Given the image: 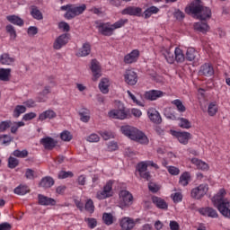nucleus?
Returning <instances> with one entry per match:
<instances>
[{"instance_id": "obj_1", "label": "nucleus", "mask_w": 230, "mask_h": 230, "mask_svg": "<svg viewBox=\"0 0 230 230\" xmlns=\"http://www.w3.org/2000/svg\"><path fill=\"white\" fill-rule=\"evenodd\" d=\"M186 13L196 15L199 21H208L211 19V9L204 6V3L200 0H194L189 7L185 9Z\"/></svg>"}, {"instance_id": "obj_2", "label": "nucleus", "mask_w": 230, "mask_h": 230, "mask_svg": "<svg viewBox=\"0 0 230 230\" xmlns=\"http://www.w3.org/2000/svg\"><path fill=\"white\" fill-rule=\"evenodd\" d=\"M120 130L124 136L131 139L132 141H136L137 143H140V145H148V137L143 133V131L137 129V128H134L132 126H122Z\"/></svg>"}, {"instance_id": "obj_3", "label": "nucleus", "mask_w": 230, "mask_h": 230, "mask_svg": "<svg viewBox=\"0 0 230 230\" xmlns=\"http://www.w3.org/2000/svg\"><path fill=\"white\" fill-rule=\"evenodd\" d=\"M127 22H128V19H120L113 24H111V22H100L97 24V29L101 35H103L104 37H111L114 34V30L123 28Z\"/></svg>"}, {"instance_id": "obj_4", "label": "nucleus", "mask_w": 230, "mask_h": 230, "mask_svg": "<svg viewBox=\"0 0 230 230\" xmlns=\"http://www.w3.org/2000/svg\"><path fill=\"white\" fill-rule=\"evenodd\" d=\"M134 200V196L128 190H120L119 193V204L121 209H125V208H128V206H132V202Z\"/></svg>"}, {"instance_id": "obj_5", "label": "nucleus", "mask_w": 230, "mask_h": 230, "mask_svg": "<svg viewBox=\"0 0 230 230\" xmlns=\"http://www.w3.org/2000/svg\"><path fill=\"white\" fill-rule=\"evenodd\" d=\"M217 203H213L215 208L222 214L225 218H230V201L229 199L222 201V199H216Z\"/></svg>"}, {"instance_id": "obj_6", "label": "nucleus", "mask_w": 230, "mask_h": 230, "mask_svg": "<svg viewBox=\"0 0 230 230\" xmlns=\"http://www.w3.org/2000/svg\"><path fill=\"white\" fill-rule=\"evenodd\" d=\"M208 190H209V187L208 184H200L199 186L192 189L190 195L192 199H196L197 200L202 199L206 193H208Z\"/></svg>"}, {"instance_id": "obj_7", "label": "nucleus", "mask_w": 230, "mask_h": 230, "mask_svg": "<svg viewBox=\"0 0 230 230\" xmlns=\"http://www.w3.org/2000/svg\"><path fill=\"white\" fill-rule=\"evenodd\" d=\"M121 14L133 17H143V9L137 6H128L121 11Z\"/></svg>"}, {"instance_id": "obj_8", "label": "nucleus", "mask_w": 230, "mask_h": 230, "mask_svg": "<svg viewBox=\"0 0 230 230\" xmlns=\"http://www.w3.org/2000/svg\"><path fill=\"white\" fill-rule=\"evenodd\" d=\"M171 134L172 136H174V137H177L178 141L181 143V145H188V141L191 139V133L190 132L171 130Z\"/></svg>"}, {"instance_id": "obj_9", "label": "nucleus", "mask_w": 230, "mask_h": 230, "mask_svg": "<svg viewBox=\"0 0 230 230\" xmlns=\"http://www.w3.org/2000/svg\"><path fill=\"white\" fill-rule=\"evenodd\" d=\"M214 75H215V68L213 67V65H211L210 63H205L199 67V76H207L208 78H209Z\"/></svg>"}, {"instance_id": "obj_10", "label": "nucleus", "mask_w": 230, "mask_h": 230, "mask_svg": "<svg viewBox=\"0 0 230 230\" xmlns=\"http://www.w3.org/2000/svg\"><path fill=\"white\" fill-rule=\"evenodd\" d=\"M90 68L93 75V82H96V80L102 76V66H100V62L96 59H93Z\"/></svg>"}, {"instance_id": "obj_11", "label": "nucleus", "mask_w": 230, "mask_h": 230, "mask_svg": "<svg viewBox=\"0 0 230 230\" xmlns=\"http://www.w3.org/2000/svg\"><path fill=\"white\" fill-rule=\"evenodd\" d=\"M40 145H42L45 150H53L57 145H58V141L55 140V138L51 137H45L40 140Z\"/></svg>"}, {"instance_id": "obj_12", "label": "nucleus", "mask_w": 230, "mask_h": 230, "mask_svg": "<svg viewBox=\"0 0 230 230\" xmlns=\"http://www.w3.org/2000/svg\"><path fill=\"white\" fill-rule=\"evenodd\" d=\"M147 116L149 119L155 123L156 125H161L163 123V119L161 118V114H159V111L155 110V108H149L147 111Z\"/></svg>"}, {"instance_id": "obj_13", "label": "nucleus", "mask_w": 230, "mask_h": 230, "mask_svg": "<svg viewBox=\"0 0 230 230\" xmlns=\"http://www.w3.org/2000/svg\"><path fill=\"white\" fill-rule=\"evenodd\" d=\"M69 42V34H61L56 39L53 44L54 49H62L63 46H66Z\"/></svg>"}, {"instance_id": "obj_14", "label": "nucleus", "mask_w": 230, "mask_h": 230, "mask_svg": "<svg viewBox=\"0 0 230 230\" xmlns=\"http://www.w3.org/2000/svg\"><path fill=\"white\" fill-rule=\"evenodd\" d=\"M110 118L113 119H127L128 118V113L125 111V108L122 107L119 110H113L109 113Z\"/></svg>"}, {"instance_id": "obj_15", "label": "nucleus", "mask_w": 230, "mask_h": 230, "mask_svg": "<svg viewBox=\"0 0 230 230\" xmlns=\"http://www.w3.org/2000/svg\"><path fill=\"white\" fill-rule=\"evenodd\" d=\"M124 80L128 85H136L137 84V74L134 70H127Z\"/></svg>"}, {"instance_id": "obj_16", "label": "nucleus", "mask_w": 230, "mask_h": 230, "mask_svg": "<svg viewBox=\"0 0 230 230\" xmlns=\"http://www.w3.org/2000/svg\"><path fill=\"white\" fill-rule=\"evenodd\" d=\"M199 213L203 215V217H208L210 218H218V212L217 209L211 207L201 208L199 209Z\"/></svg>"}, {"instance_id": "obj_17", "label": "nucleus", "mask_w": 230, "mask_h": 230, "mask_svg": "<svg viewBox=\"0 0 230 230\" xmlns=\"http://www.w3.org/2000/svg\"><path fill=\"white\" fill-rule=\"evenodd\" d=\"M144 96L146 100L154 102L155 100H157V98H163V96H164V93L159 90H151V91L146 92Z\"/></svg>"}, {"instance_id": "obj_18", "label": "nucleus", "mask_w": 230, "mask_h": 230, "mask_svg": "<svg viewBox=\"0 0 230 230\" xmlns=\"http://www.w3.org/2000/svg\"><path fill=\"white\" fill-rule=\"evenodd\" d=\"M119 225L122 230H131L136 226V221L130 217H123Z\"/></svg>"}, {"instance_id": "obj_19", "label": "nucleus", "mask_w": 230, "mask_h": 230, "mask_svg": "<svg viewBox=\"0 0 230 230\" xmlns=\"http://www.w3.org/2000/svg\"><path fill=\"white\" fill-rule=\"evenodd\" d=\"M38 204H40V206H55V204H57V201L52 198H48L42 194H39Z\"/></svg>"}, {"instance_id": "obj_20", "label": "nucleus", "mask_w": 230, "mask_h": 230, "mask_svg": "<svg viewBox=\"0 0 230 230\" xmlns=\"http://www.w3.org/2000/svg\"><path fill=\"white\" fill-rule=\"evenodd\" d=\"M138 58H139V50L135 49L124 57V62L126 64H134V62H137Z\"/></svg>"}, {"instance_id": "obj_21", "label": "nucleus", "mask_w": 230, "mask_h": 230, "mask_svg": "<svg viewBox=\"0 0 230 230\" xmlns=\"http://www.w3.org/2000/svg\"><path fill=\"white\" fill-rule=\"evenodd\" d=\"M15 62V58L11 57L8 53H4L0 56V64L2 66H12Z\"/></svg>"}, {"instance_id": "obj_22", "label": "nucleus", "mask_w": 230, "mask_h": 230, "mask_svg": "<svg viewBox=\"0 0 230 230\" xmlns=\"http://www.w3.org/2000/svg\"><path fill=\"white\" fill-rule=\"evenodd\" d=\"M152 202L158 208V209H168V203L162 198H159L157 196H154L152 198Z\"/></svg>"}, {"instance_id": "obj_23", "label": "nucleus", "mask_w": 230, "mask_h": 230, "mask_svg": "<svg viewBox=\"0 0 230 230\" xmlns=\"http://www.w3.org/2000/svg\"><path fill=\"white\" fill-rule=\"evenodd\" d=\"M91 55V43L85 42L76 53V57H87Z\"/></svg>"}, {"instance_id": "obj_24", "label": "nucleus", "mask_w": 230, "mask_h": 230, "mask_svg": "<svg viewBox=\"0 0 230 230\" xmlns=\"http://www.w3.org/2000/svg\"><path fill=\"white\" fill-rule=\"evenodd\" d=\"M56 116L57 112H55L53 110H47L40 114L39 119L40 121H44V119H53Z\"/></svg>"}, {"instance_id": "obj_25", "label": "nucleus", "mask_w": 230, "mask_h": 230, "mask_svg": "<svg viewBox=\"0 0 230 230\" xmlns=\"http://www.w3.org/2000/svg\"><path fill=\"white\" fill-rule=\"evenodd\" d=\"M6 20L15 26H24V21L15 14L6 16Z\"/></svg>"}, {"instance_id": "obj_26", "label": "nucleus", "mask_w": 230, "mask_h": 230, "mask_svg": "<svg viewBox=\"0 0 230 230\" xmlns=\"http://www.w3.org/2000/svg\"><path fill=\"white\" fill-rule=\"evenodd\" d=\"M162 55L168 64H173V62H175V55L170 49L163 50Z\"/></svg>"}, {"instance_id": "obj_27", "label": "nucleus", "mask_w": 230, "mask_h": 230, "mask_svg": "<svg viewBox=\"0 0 230 230\" xmlns=\"http://www.w3.org/2000/svg\"><path fill=\"white\" fill-rule=\"evenodd\" d=\"M31 17H33V19H36V21H42V19H44L42 12H40V10H39V7L35 5L31 6Z\"/></svg>"}, {"instance_id": "obj_28", "label": "nucleus", "mask_w": 230, "mask_h": 230, "mask_svg": "<svg viewBox=\"0 0 230 230\" xmlns=\"http://www.w3.org/2000/svg\"><path fill=\"white\" fill-rule=\"evenodd\" d=\"M54 184H55V180L50 176L42 178L40 182V186L41 188H51V186H53Z\"/></svg>"}, {"instance_id": "obj_29", "label": "nucleus", "mask_w": 230, "mask_h": 230, "mask_svg": "<svg viewBox=\"0 0 230 230\" xmlns=\"http://www.w3.org/2000/svg\"><path fill=\"white\" fill-rule=\"evenodd\" d=\"M199 55V52L195 50L193 48H189L186 52V60H189V62H193V60H199L197 58V56Z\"/></svg>"}, {"instance_id": "obj_30", "label": "nucleus", "mask_w": 230, "mask_h": 230, "mask_svg": "<svg viewBox=\"0 0 230 230\" xmlns=\"http://www.w3.org/2000/svg\"><path fill=\"white\" fill-rule=\"evenodd\" d=\"M11 68H0V80L1 82H10Z\"/></svg>"}, {"instance_id": "obj_31", "label": "nucleus", "mask_w": 230, "mask_h": 230, "mask_svg": "<svg viewBox=\"0 0 230 230\" xmlns=\"http://www.w3.org/2000/svg\"><path fill=\"white\" fill-rule=\"evenodd\" d=\"M191 163L192 164H195V166L198 168V170H209V165H208V164H206V162H202L201 160L198 159V158H192L191 159Z\"/></svg>"}, {"instance_id": "obj_32", "label": "nucleus", "mask_w": 230, "mask_h": 230, "mask_svg": "<svg viewBox=\"0 0 230 230\" xmlns=\"http://www.w3.org/2000/svg\"><path fill=\"white\" fill-rule=\"evenodd\" d=\"M194 30L200 31L201 33H206L209 30V25L205 22H198L194 24Z\"/></svg>"}, {"instance_id": "obj_33", "label": "nucleus", "mask_w": 230, "mask_h": 230, "mask_svg": "<svg viewBox=\"0 0 230 230\" xmlns=\"http://www.w3.org/2000/svg\"><path fill=\"white\" fill-rule=\"evenodd\" d=\"M89 114H90V111L88 109L83 108L80 110L79 116L83 123H89V119H91V116Z\"/></svg>"}, {"instance_id": "obj_34", "label": "nucleus", "mask_w": 230, "mask_h": 230, "mask_svg": "<svg viewBox=\"0 0 230 230\" xmlns=\"http://www.w3.org/2000/svg\"><path fill=\"white\" fill-rule=\"evenodd\" d=\"M190 181H191V175L190 172H185L180 176L179 184L181 186H188V184H190Z\"/></svg>"}, {"instance_id": "obj_35", "label": "nucleus", "mask_w": 230, "mask_h": 230, "mask_svg": "<svg viewBox=\"0 0 230 230\" xmlns=\"http://www.w3.org/2000/svg\"><path fill=\"white\" fill-rule=\"evenodd\" d=\"M186 59V57H184V53L182 52V49L176 48L174 50V62L182 63Z\"/></svg>"}, {"instance_id": "obj_36", "label": "nucleus", "mask_w": 230, "mask_h": 230, "mask_svg": "<svg viewBox=\"0 0 230 230\" xmlns=\"http://www.w3.org/2000/svg\"><path fill=\"white\" fill-rule=\"evenodd\" d=\"M99 89L101 93L107 94V93H109V79L102 78L99 84Z\"/></svg>"}, {"instance_id": "obj_37", "label": "nucleus", "mask_w": 230, "mask_h": 230, "mask_svg": "<svg viewBox=\"0 0 230 230\" xmlns=\"http://www.w3.org/2000/svg\"><path fill=\"white\" fill-rule=\"evenodd\" d=\"M227 192L224 189H221L216 196L212 198L213 204L217 203V199H221L222 202L228 200L227 199H225Z\"/></svg>"}, {"instance_id": "obj_38", "label": "nucleus", "mask_w": 230, "mask_h": 230, "mask_svg": "<svg viewBox=\"0 0 230 230\" xmlns=\"http://www.w3.org/2000/svg\"><path fill=\"white\" fill-rule=\"evenodd\" d=\"M218 112V104L217 102H210L208 108V116H216Z\"/></svg>"}, {"instance_id": "obj_39", "label": "nucleus", "mask_w": 230, "mask_h": 230, "mask_svg": "<svg viewBox=\"0 0 230 230\" xmlns=\"http://www.w3.org/2000/svg\"><path fill=\"white\" fill-rule=\"evenodd\" d=\"M26 112V106L24 105H16L13 113V118H19L21 114Z\"/></svg>"}, {"instance_id": "obj_40", "label": "nucleus", "mask_w": 230, "mask_h": 230, "mask_svg": "<svg viewBox=\"0 0 230 230\" xmlns=\"http://www.w3.org/2000/svg\"><path fill=\"white\" fill-rule=\"evenodd\" d=\"M172 105H175L178 112H186V106L182 104V101L176 99L171 102Z\"/></svg>"}, {"instance_id": "obj_41", "label": "nucleus", "mask_w": 230, "mask_h": 230, "mask_svg": "<svg viewBox=\"0 0 230 230\" xmlns=\"http://www.w3.org/2000/svg\"><path fill=\"white\" fill-rule=\"evenodd\" d=\"M14 193L16 195H26V193H30V189L26 185H20L14 189Z\"/></svg>"}, {"instance_id": "obj_42", "label": "nucleus", "mask_w": 230, "mask_h": 230, "mask_svg": "<svg viewBox=\"0 0 230 230\" xmlns=\"http://www.w3.org/2000/svg\"><path fill=\"white\" fill-rule=\"evenodd\" d=\"M102 220L106 226H112L114 224V216L111 213H104L102 215Z\"/></svg>"}, {"instance_id": "obj_43", "label": "nucleus", "mask_w": 230, "mask_h": 230, "mask_svg": "<svg viewBox=\"0 0 230 230\" xmlns=\"http://www.w3.org/2000/svg\"><path fill=\"white\" fill-rule=\"evenodd\" d=\"M12 141H13V137L10 135H0V144L8 146Z\"/></svg>"}, {"instance_id": "obj_44", "label": "nucleus", "mask_w": 230, "mask_h": 230, "mask_svg": "<svg viewBox=\"0 0 230 230\" xmlns=\"http://www.w3.org/2000/svg\"><path fill=\"white\" fill-rule=\"evenodd\" d=\"M5 30H6L7 33H9L10 38L13 40H15V39H17V31H15V27H13V25H12V24L6 25Z\"/></svg>"}, {"instance_id": "obj_45", "label": "nucleus", "mask_w": 230, "mask_h": 230, "mask_svg": "<svg viewBox=\"0 0 230 230\" xmlns=\"http://www.w3.org/2000/svg\"><path fill=\"white\" fill-rule=\"evenodd\" d=\"M72 10H74V13H75V15H82L83 12H85L87 10V5L85 4H83L79 6L72 5Z\"/></svg>"}, {"instance_id": "obj_46", "label": "nucleus", "mask_w": 230, "mask_h": 230, "mask_svg": "<svg viewBox=\"0 0 230 230\" xmlns=\"http://www.w3.org/2000/svg\"><path fill=\"white\" fill-rule=\"evenodd\" d=\"M164 116L167 118V119H177V117L175 116V113L173 112V110L172 108H166L164 110Z\"/></svg>"}, {"instance_id": "obj_47", "label": "nucleus", "mask_w": 230, "mask_h": 230, "mask_svg": "<svg viewBox=\"0 0 230 230\" xmlns=\"http://www.w3.org/2000/svg\"><path fill=\"white\" fill-rule=\"evenodd\" d=\"M73 178L75 177V174L73 173V172L68 171H60L58 174V179H67V178Z\"/></svg>"}, {"instance_id": "obj_48", "label": "nucleus", "mask_w": 230, "mask_h": 230, "mask_svg": "<svg viewBox=\"0 0 230 230\" xmlns=\"http://www.w3.org/2000/svg\"><path fill=\"white\" fill-rule=\"evenodd\" d=\"M17 166H19V160L15 157L10 156L8 158V168L13 170V168H17Z\"/></svg>"}, {"instance_id": "obj_49", "label": "nucleus", "mask_w": 230, "mask_h": 230, "mask_svg": "<svg viewBox=\"0 0 230 230\" xmlns=\"http://www.w3.org/2000/svg\"><path fill=\"white\" fill-rule=\"evenodd\" d=\"M179 120V126L181 127V128H191V122H190L188 119L180 118Z\"/></svg>"}, {"instance_id": "obj_50", "label": "nucleus", "mask_w": 230, "mask_h": 230, "mask_svg": "<svg viewBox=\"0 0 230 230\" xmlns=\"http://www.w3.org/2000/svg\"><path fill=\"white\" fill-rule=\"evenodd\" d=\"M13 155H14V157H19L21 159H24V157H26L28 155V150H19L16 149L13 151Z\"/></svg>"}, {"instance_id": "obj_51", "label": "nucleus", "mask_w": 230, "mask_h": 230, "mask_svg": "<svg viewBox=\"0 0 230 230\" xmlns=\"http://www.w3.org/2000/svg\"><path fill=\"white\" fill-rule=\"evenodd\" d=\"M10 127H12V121L10 120L2 121L0 123V132H6V130H8Z\"/></svg>"}, {"instance_id": "obj_52", "label": "nucleus", "mask_w": 230, "mask_h": 230, "mask_svg": "<svg viewBox=\"0 0 230 230\" xmlns=\"http://www.w3.org/2000/svg\"><path fill=\"white\" fill-rule=\"evenodd\" d=\"M146 170H148V165L146 164V162H141L137 164V172H138V173H143L144 172H146Z\"/></svg>"}, {"instance_id": "obj_53", "label": "nucleus", "mask_w": 230, "mask_h": 230, "mask_svg": "<svg viewBox=\"0 0 230 230\" xmlns=\"http://www.w3.org/2000/svg\"><path fill=\"white\" fill-rule=\"evenodd\" d=\"M60 138L62 141H71V139H73V135H71V132L65 130L60 134Z\"/></svg>"}, {"instance_id": "obj_54", "label": "nucleus", "mask_w": 230, "mask_h": 230, "mask_svg": "<svg viewBox=\"0 0 230 230\" xmlns=\"http://www.w3.org/2000/svg\"><path fill=\"white\" fill-rule=\"evenodd\" d=\"M100 135L102 137L104 141H109V139L114 138V134L111 131H101Z\"/></svg>"}, {"instance_id": "obj_55", "label": "nucleus", "mask_w": 230, "mask_h": 230, "mask_svg": "<svg viewBox=\"0 0 230 230\" xmlns=\"http://www.w3.org/2000/svg\"><path fill=\"white\" fill-rule=\"evenodd\" d=\"M96 197L99 200H103L105 199H109V197H112V194H108L106 191L102 190V191L97 192Z\"/></svg>"}, {"instance_id": "obj_56", "label": "nucleus", "mask_w": 230, "mask_h": 230, "mask_svg": "<svg viewBox=\"0 0 230 230\" xmlns=\"http://www.w3.org/2000/svg\"><path fill=\"white\" fill-rule=\"evenodd\" d=\"M96 197L99 200H103L105 199H109V197H112V194H108L106 191L102 190V191L97 192Z\"/></svg>"}, {"instance_id": "obj_57", "label": "nucleus", "mask_w": 230, "mask_h": 230, "mask_svg": "<svg viewBox=\"0 0 230 230\" xmlns=\"http://www.w3.org/2000/svg\"><path fill=\"white\" fill-rule=\"evenodd\" d=\"M86 140L89 143H98L100 141V136H98L96 133H93L87 137Z\"/></svg>"}, {"instance_id": "obj_58", "label": "nucleus", "mask_w": 230, "mask_h": 230, "mask_svg": "<svg viewBox=\"0 0 230 230\" xmlns=\"http://www.w3.org/2000/svg\"><path fill=\"white\" fill-rule=\"evenodd\" d=\"M84 208L89 213H94V202H93V199H88Z\"/></svg>"}, {"instance_id": "obj_59", "label": "nucleus", "mask_w": 230, "mask_h": 230, "mask_svg": "<svg viewBox=\"0 0 230 230\" xmlns=\"http://www.w3.org/2000/svg\"><path fill=\"white\" fill-rule=\"evenodd\" d=\"M75 17H76V13H75L73 7H70L65 13V18L71 20V19H75Z\"/></svg>"}, {"instance_id": "obj_60", "label": "nucleus", "mask_w": 230, "mask_h": 230, "mask_svg": "<svg viewBox=\"0 0 230 230\" xmlns=\"http://www.w3.org/2000/svg\"><path fill=\"white\" fill-rule=\"evenodd\" d=\"M59 30H63V31H69L71 30V27L69 26V23L66 22H60L58 23Z\"/></svg>"}, {"instance_id": "obj_61", "label": "nucleus", "mask_w": 230, "mask_h": 230, "mask_svg": "<svg viewBox=\"0 0 230 230\" xmlns=\"http://www.w3.org/2000/svg\"><path fill=\"white\" fill-rule=\"evenodd\" d=\"M103 190L108 193V195H112V181H109L103 187Z\"/></svg>"}, {"instance_id": "obj_62", "label": "nucleus", "mask_w": 230, "mask_h": 230, "mask_svg": "<svg viewBox=\"0 0 230 230\" xmlns=\"http://www.w3.org/2000/svg\"><path fill=\"white\" fill-rule=\"evenodd\" d=\"M35 118H37V114L35 112H30L23 115L22 119L23 121H30Z\"/></svg>"}, {"instance_id": "obj_63", "label": "nucleus", "mask_w": 230, "mask_h": 230, "mask_svg": "<svg viewBox=\"0 0 230 230\" xmlns=\"http://www.w3.org/2000/svg\"><path fill=\"white\" fill-rule=\"evenodd\" d=\"M172 198L173 202H181L182 201V193L176 192L174 194H172Z\"/></svg>"}, {"instance_id": "obj_64", "label": "nucleus", "mask_w": 230, "mask_h": 230, "mask_svg": "<svg viewBox=\"0 0 230 230\" xmlns=\"http://www.w3.org/2000/svg\"><path fill=\"white\" fill-rule=\"evenodd\" d=\"M148 189L149 191H152V193H157V191H159V186L154 182H149Z\"/></svg>"}]
</instances>
